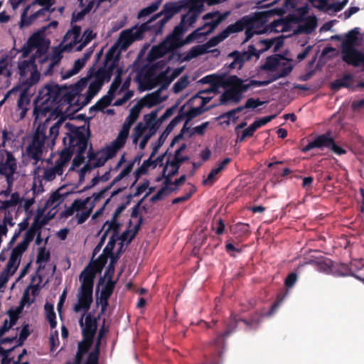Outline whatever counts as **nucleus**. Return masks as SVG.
<instances>
[{"label":"nucleus","instance_id":"obj_1","mask_svg":"<svg viewBox=\"0 0 364 364\" xmlns=\"http://www.w3.org/2000/svg\"><path fill=\"white\" fill-rule=\"evenodd\" d=\"M64 126L65 130L70 131V143H75L76 155L73 160L72 168L79 167L84 161V154L88 146V141L91 133L89 124L87 127L85 125L77 127L70 122H65L63 117H60L49 129V137L50 138L52 145L55 144V140L59 134L60 127Z\"/></svg>","mask_w":364,"mask_h":364},{"label":"nucleus","instance_id":"obj_2","mask_svg":"<svg viewBox=\"0 0 364 364\" xmlns=\"http://www.w3.org/2000/svg\"><path fill=\"white\" fill-rule=\"evenodd\" d=\"M62 92L63 86L53 82H48L39 90L33 109L36 120L41 121L48 114L45 121L49 122L52 117L58 115Z\"/></svg>","mask_w":364,"mask_h":364},{"label":"nucleus","instance_id":"obj_3","mask_svg":"<svg viewBox=\"0 0 364 364\" xmlns=\"http://www.w3.org/2000/svg\"><path fill=\"white\" fill-rule=\"evenodd\" d=\"M36 48V51L34 55L38 58V61L40 63V70L42 71L43 75H50L53 74V70L56 66L62 55L60 52L55 53L53 56L49 59L46 54L47 46L45 43L44 38L40 33H33L23 46L21 48L22 57L26 58Z\"/></svg>","mask_w":364,"mask_h":364},{"label":"nucleus","instance_id":"obj_4","mask_svg":"<svg viewBox=\"0 0 364 364\" xmlns=\"http://www.w3.org/2000/svg\"><path fill=\"white\" fill-rule=\"evenodd\" d=\"M48 122L44 121L42 124L38 126L30 143L26 148L25 153L26 156L34 160L35 164L43 160V152L46 151L45 144L48 139L46 130Z\"/></svg>","mask_w":364,"mask_h":364},{"label":"nucleus","instance_id":"obj_5","mask_svg":"<svg viewBox=\"0 0 364 364\" xmlns=\"http://www.w3.org/2000/svg\"><path fill=\"white\" fill-rule=\"evenodd\" d=\"M323 268H328L332 274L338 277L353 276L359 280L364 281V264L362 261H355L350 263L349 267L344 263H340L336 265L332 264V261L328 259L327 262L321 263Z\"/></svg>","mask_w":364,"mask_h":364},{"label":"nucleus","instance_id":"obj_6","mask_svg":"<svg viewBox=\"0 0 364 364\" xmlns=\"http://www.w3.org/2000/svg\"><path fill=\"white\" fill-rule=\"evenodd\" d=\"M16 170V160L13 154L6 149H0V175L6 177L9 189L13 186Z\"/></svg>","mask_w":364,"mask_h":364},{"label":"nucleus","instance_id":"obj_7","mask_svg":"<svg viewBox=\"0 0 364 364\" xmlns=\"http://www.w3.org/2000/svg\"><path fill=\"white\" fill-rule=\"evenodd\" d=\"M146 31H151L156 34L155 23L151 18L146 22L141 23L139 27H133L131 29L123 31L119 38L124 43L129 45L135 41L142 39Z\"/></svg>","mask_w":364,"mask_h":364},{"label":"nucleus","instance_id":"obj_8","mask_svg":"<svg viewBox=\"0 0 364 364\" xmlns=\"http://www.w3.org/2000/svg\"><path fill=\"white\" fill-rule=\"evenodd\" d=\"M181 6L177 3L167 2L162 10L151 17L155 23L156 34L161 33L165 24L177 13L181 11Z\"/></svg>","mask_w":364,"mask_h":364},{"label":"nucleus","instance_id":"obj_9","mask_svg":"<svg viewBox=\"0 0 364 364\" xmlns=\"http://www.w3.org/2000/svg\"><path fill=\"white\" fill-rule=\"evenodd\" d=\"M239 322H240V318H239L237 315L232 314L230 316L229 321L226 324L225 331L222 333H218L213 340L212 345L215 351L218 354V356H222L223 353L225 346V338L236 330Z\"/></svg>","mask_w":364,"mask_h":364},{"label":"nucleus","instance_id":"obj_10","mask_svg":"<svg viewBox=\"0 0 364 364\" xmlns=\"http://www.w3.org/2000/svg\"><path fill=\"white\" fill-rule=\"evenodd\" d=\"M93 286L80 284L77 294V303L73 306L75 312H80L83 310L88 311L93 301Z\"/></svg>","mask_w":364,"mask_h":364},{"label":"nucleus","instance_id":"obj_11","mask_svg":"<svg viewBox=\"0 0 364 364\" xmlns=\"http://www.w3.org/2000/svg\"><path fill=\"white\" fill-rule=\"evenodd\" d=\"M85 314H82L79 320V324L82 327V334L85 341L90 343L93 342L97 330V321L100 318L101 314H100L97 317H93L91 313H88L83 323V317Z\"/></svg>","mask_w":364,"mask_h":364},{"label":"nucleus","instance_id":"obj_12","mask_svg":"<svg viewBox=\"0 0 364 364\" xmlns=\"http://www.w3.org/2000/svg\"><path fill=\"white\" fill-rule=\"evenodd\" d=\"M114 69L115 65L114 63L109 65H103L97 70L92 67L89 70L88 77H94L95 81L103 85L105 82H108L111 80Z\"/></svg>","mask_w":364,"mask_h":364},{"label":"nucleus","instance_id":"obj_13","mask_svg":"<svg viewBox=\"0 0 364 364\" xmlns=\"http://www.w3.org/2000/svg\"><path fill=\"white\" fill-rule=\"evenodd\" d=\"M65 136L63 139V143L65 146L64 149L60 151L59 159L56 161L55 164L63 169V167L66 166L70 161L73 154L75 151V143H70V131L66 130Z\"/></svg>","mask_w":364,"mask_h":364},{"label":"nucleus","instance_id":"obj_14","mask_svg":"<svg viewBox=\"0 0 364 364\" xmlns=\"http://www.w3.org/2000/svg\"><path fill=\"white\" fill-rule=\"evenodd\" d=\"M137 78L141 84H144V90H150L161 83V80L164 78V75L162 74L155 75L154 68H150L144 72L141 70L138 73Z\"/></svg>","mask_w":364,"mask_h":364},{"label":"nucleus","instance_id":"obj_15","mask_svg":"<svg viewBox=\"0 0 364 364\" xmlns=\"http://www.w3.org/2000/svg\"><path fill=\"white\" fill-rule=\"evenodd\" d=\"M341 52L343 61L349 65L358 68L361 63H364V52L355 47L341 49Z\"/></svg>","mask_w":364,"mask_h":364},{"label":"nucleus","instance_id":"obj_16","mask_svg":"<svg viewBox=\"0 0 364 364\" xmlns=\"http://www.w3.org/2000/svg\"><path fill=\"white\" fill-rule=\"evenodd\" d=\"M333 138L332 137V132L331 131L326 132L323 134L317 136L314 141H310L308 144L301 149L303 153L308 152L309 151L315 149L330 148L333 144Z\"/></svg>","mask_w":364,"mask_h":364},{"label":"nucleus","instance_id":"obj_17","mask_svg":"<svg viewBox=\"0 0 364 364\" xmlns=\"http://www.w3.org/2000/svg\"><path fill=\"white\" fill-rule=\"evenodd\" d=\"M63 92H62L59 107L62 105H68L70 106L76 105L80 109V93L73 89L70 85L69 87L63 86Z\"/></svg>","mask_w":364,"mask_h":364},{"label":"nucleus","instance_id":"obj_18","mask_svg":"<svg viewBox=\"0 0 364 364\" xmlns=\"http://www.w3.org/2000/svg\"><path fill=\"white\" fill-rule=\"evenodd\" d=\"M32 4H29L27 6H26L21 14V22H20V26H28L31 25L33 21H35L36 18L39 17H46L48 13H51L54 9L50 10L49 9V6H46L44 8H42L39 9L38 11H36L33 14H31L30 16H28V11L32 7Z\"/></svg>","mask_w":364,"mask_h":364},{"label":"nucleus","instance_id":"obj_19","mask_svg":"<svg viewBox=\"0 0 364 364\" xmlns=\"http://www.w3.org/2000/svg\"><path fill=\"white\" fill-rule=\"evenodd\" d=\"M261 54V51H257L254 45H250L247 50L244 52H240L234 50L229 53L228 56H235V60L240 61V68H242L244 63L252 59V57H255L256 59H259Z\"/></svg>","mask_w":364,"mask_h":364},{"label":"nucleus","instance_id":"obj_20","mask_svg":"<svg viewBox=\"0 0 364 364\" xmlns=\"http://www.w3.org/2000/svg\"><path fill=\"white\" fill-rule=\"evenodd\" d=\"M354 77L350 73L344 74L341 78L336 79L331 83L330 87L333 91H338L341 88L354 90L356 87L353 85Z\"/></svg>","mask_w":364,"mask_h":364},{"label":"nucleus","instance_id":"obj_21","mask_svg":"<svg viewBox=\"0 0 364 364\" xmlns=\"http://www.w3.org/2000/svg\"><path fill=\"white\" fill-rule=\"evenodd\" d=\"M251 21L252 19L250 18L249 16H245L237 20L235 23L229 25L226 28L223 30V33L228 38L232 33H236L242 31L245 27L251 25Z\"/></svg>","mask_w":364,"mask_h":364},{"label":"nucleus","instance_id":"obj_22","mask_svg":"<svg viewBox=\"0 0 364 364\" xmlns=\"http://www.w3.org/2000/svg\"><path fill=\"white\" fill-rule=\"evenodd\" d=\"M229 15V12L220 14L219 11L207 13L203 16V19H212L211 21L208 22L205 26H210V30L207 33L213 32L218 25L225 21Z\"/></svg>","mask_w":364,"mask_h":364},{"label":"nucleus","instance_id":"obj_23","mask_svg":"<svg viewBox=\"0 0 364 364\" xmlns=\"http://www.w3.org/2000/svg\"><path fill=\"white\" fill-rule=\"evenodd\" d=\"M114 285L115 282L112 280V278H109L106 284L102 289L100 293V300L102 302L100 314L105 313L108 306V300L112 294Z\"/></svg>","mask_w":364,"mask_h":364},{"label":"nucleus","instance_id":"obj_24","mask_svg":"<svg viewBox=\"0 0 364 364\" xmlns=\"http://www.w3.org/2000/svg\"><path fill=\"white\" fill-rule=\"evenodd\" d=\"M242 99V94L235 89H228L225 90L220 97V102L215 105V107L222 105H227L229 102L237 104Z\"/></svg>","mask_w":364,"mask_h":364},{"label":"nucleus","instance_id":"obj_25","mask_svg":"<svg viewBox=\"0 0 364 364\" xmlns=\"http://www.w3.org/2000/svg\"><path fill=\"white\" fill-rule=\"evenodd\" d=\"M97 273L100 272L91 264H89L80 274L79 279L81 284L94 286V280Z\"/></svg>","mask_w":364,"mask_h":364},{"label":"nucleus","instance_id":"obj_26","mask_svg":"<svg viewBox=\"0 0 364 364\" xmlns=\"http://www.w3.org/2000/svg\"><path fill=\"white\" fill-rule=\"evenodd\" d=\"M38 58L31 56L29 60H23L18 63V74L21 77H26L28 73H31L34 68L37 67L36 60Z\"/></svg>","mask_w":364,"mask_h":364},{"label":"nucleus","instance_id":"obj_27","mask_svg":"<svg viewBox=\"0 0 364 364\" xmlns=\"http://www.w3.org/2000/svg\"><path fill=\"white\" fill-rule=\"evenodd\" d=\"M281 59H284L281 55L268 56L265 63L260 66V69L266 71H275L281 65Z\"/></svg>","mask_w":364,"mask_h":364},{"label":"nucleus","instance_id":"obj_28","mask_svg":"<svg viewBox=\"0 0 364 364\" xmlns=\"http://www.w3.org/2000/svg\"><path fill=\"white\" fill-rule=\"evenodd\" d=\"M359 34V28H355L350 30L345 37L341 45V50L345 48H355L358 43V35Z\"/></svg>","mask_w":364,"mask_h":364},{"label":"nucleus","instance_id":"obj_29","mask_svg":"<svg viewBox=\"0 0 364 364\" xmlns=\"http://www.w3.org/2000/svg\"><path fill=\"white\" fill-rule=\"evenodd\" d=\"M105 320L104 319L103 323L100 328V331L97 334V341L94 348V350L91 351L88 355L90 357H93L95 358H97L99 360V356L100 353V345L101 340L105 336V335L109 332V327L105 326Z\"/></svg>","mask_w":364,"mask_h":364},{"label":"nucleus","instance_id":"obj_30","mask_svg":"<svg viewBox=\"0 0 364 364\" xmlns=\"http://www.w3.org/2000/svg\"><path fill=\"white\" fill-rule=\"evenodd\" d=\"M143 107V105H141V102H137L135 105H134L130 111L129 115L127 117L125 122L122 124V127L130 129L132 124L137 120L139 118L140 112L141 108Z\"/></svg>","mask_w":364,"mask_h":364},{"label":"nucleus","instance_id":"obj_31","mask_svg":"<svg viewBox=\"0 0 364 364\" xmlns=\"http://www.w3.org/2000/svg\"><path fill=\"white\" fill-rule=\"evenodd\" d=\"M102 87V85L98 82L95 80L91 82L86 92V95L80 104V107H83L90 103L92 99L100 92Z\"/></svg>","mask_w":364,"mask_h":364},{"label":"nucleus","instance_id":"obj_32","mask_svg":"<svg viewBox=\"0 0 364 364\" xmlns=\"http://www.w3.org/2000/svg\"><path fill=\"white\" fill-rule=\"evenodd\" d=\"M120 226H121V224L119 223H118L117 220H114L113 218H112L111 220H107L104 223L102 229L100 230L98 234H100L106 228L105 230L104 231V232L102 234L103 235H105V237H107L109 232L112 231V234L111 236L119 237Z\"/></svg>","mask_w":364,"mask_h":364},{"label":"nucleus","instance_id":"obj_33","mask_svg":"<svg viewBox=\"0 0 364 364\" xmlns=\"http://www.w3.org/2000/svg\"><path fill=\"white\" fill-rule=\"evenodd\" d=\"M152 158L153 157H151V156H150L148 159L144 161V162L142 163V164L140 167L137 168L135 170V171L134 173L135 180L132 183L131 187H133L136 184V183L139 179L141 175L147 173L148 170L151 166L156 167V161H152Z\"/></svg>","mask_w":364,"mask_h":364},{"label":"nucleus","instance_id":"obj_34","mask_svg":"<svg viewBox=\"0 0 364 364\" xmlns=\"http://www.w3.org/2000/svg\"><path fill=\"white\" fill-rule=\"evenodd\" d=\"M317 26V20L315 17L308 18L303 24H299L295 31V33H311Z\"/></svg>","mask_w":364,"mask_h":364},{"label":"nucleus","instance_id":"obj_35","mask_svg":"<svg viewBox=\"0 0 364 364\" xmlns=\"http://www.w3.org/2000/svg\"><path fill=\"white\" fill-rule=\"evenodd\" d=\"M168 51V48L166 43H162L157 46L151 48L148 53L149 60H155L162 58Z\"/></svg>","mask_w":364,"mask_h":364},{"label":"nucleus","instance_id":"obj_36","mask_svg":"<svg viewBox=\"0 0 364 364\" xmlns=\"http://www.w3.org/2000/svg\"><path fill=\"white\" fill-rule=\"evenodd\" d=\"M185 18H181L180 23L175 26L172 33L171 38L174 41V46L176 48V45L183 41V39H182L183 35L187 31V27L185 25Z\"/></svg>","mask_w":364,"mask_h":364},{"label":"nucleus","instance_id":"obj_37","mask_svg":"<svg viewBox=\"0 0 364 364\" xmlns=\"http://www.w3.org/2000/svg\"><path fill=\"white\" fill-rule=\"evenodd\" d=\"M161 90H159L150 94H147L141 101V105L146 106L149 108L152 107L161 102Z\"/></svg>","mask_w":364,"mask_h":364},{"label":"nucleus","instance_id":"obj_38","mask_svg":"<svg viewBox=\"0 0 364 364\" xmlns=\"http://www.w3.org/2000/svg\"><path fill=\"white\" fill-rule=\"evenodd\" d=\"M227 84L232 86L231 89H235L242 94L249 89V85L244 83V80L237 75H230L227 80Z\"/></svg>","mask_w":364,"mask_h":364},{"label":"nucleus","instance_id":"obj_39","mask_svg":"<svg viewBox=\"0 0 364 364\" xmlns=\"http://www.w3.org/2000/svg\"><path fill=\"white\" fill-rule=\"evenodd\" d=\"M92 343L93 342L90 341V343L89 341H85L84 339L82 341L78 343L77 351L75 356L74 364H81L84 354H85L89 350Z\"/></svg>","mask_w":364,"mask_h":364},{"label":"nucleus","instance_id":"obj_40","mask_svg":"<svg viewBox=\"0 0 364 364\" xmlns=\"http://www.w3.org/2000/svg\"><path fill=\"white\" fill-rule=\"evenodd\" d=\"M119 61V52H117V47L116 46H112L107 52L105 58L104 65H109L110 64L115 65V68H117Z\"/></svg>","mask_w":364,"mask_h":364},{"label":"nucleus","instance_id":"obj_41","mask_svg":"<svg viewBox=\"0 0 364 364\" xmlns=\"http://www.w3.org/2000/svg\"><path fill=\"white\" fill-rule=\"evenodd\" d=\"M145 126L148 128L149 133H153V135L157 130V111H152L150 114L144 116Z\"/></svg>","mask_w":364,"mask_h":364},{"label":"nucleus","instance_id":"obj_42","mask_svg":"<svg viewBox=\"0 0 364 364\" xmlns=\"http://www.w3.org/2000/svg\"><path fill=\"white\" fill-rule=\"evenodd\" d=\"M205 46H203V45H198L196 46H193V48H191V49L190 50H188L186 53L183 60V61H190L193 58H195L199 55H201L203 54L208 53L209 51L205 50Z\"/></svg>","mask_w":364,"mask_h":364},{"label":"nucleus","instance_id":"obj_43","mask_svg":"<svg viewBox=\"0 0 364 364\" xmlns=\"http://www.w3.org/2000/svg\"><path fill=\"white\" fill-rule=\"evenodd\" d=\"M187 160H188V156L181 157L180 156L174 154L173 159L171 161L168 160L165 166H171L172 167L171 175H176L178 173V169L181 164Z\"/></svg>","mask_w":364,"mask_h":364},{"label":"nucleus","instance_id":"obj_44","mask_svg":"<svg viewBox=\"0 0 364 364\" xmlns=\"http://www.w3.org/2000/svg\"><path fill=\"white\" fill-rule=\"evenodd\" d=\"M63 173V169L55 165L51 168H47L44 169L43 178L47 181H51L54 180L56 177V175H62Z\"/></svg>","mask_w":364,"mask_h":364},{"label":"nucleus","instance_id":"obj_45","mask_svg":"<svg viewBox=\"0 0 364 364\" xmlns=\"http://www.w3.org/2000/svg\"><path fill=\"white\" fill-rule=\"evenodd\" d=\"M203 28H198L193 31L191 33L188 34L183 41H181L179 44L176 45V48H181L185 45L189 44L193 42L196 40L200 39L205 33L201 32Z\"/></svg>","mask_w":364,"mask_h":364},{"label":"nucleus","instance_id":"obj_46","mask_svg":"<svg viewBox=\"0 0 364 364\" xmlns=\"http://www.w3.org/2000/svg\"><path fill=\"white\" fill-rule=\"evenodd\" d=\"M214 107H215V105H211L207 108H203L201 106L197 107H191L188 112L184 113L186 117V123H188L193 118L200 115L205 111L209 110Z\"/></svg>","mask_w":364,"mask_h":364},{"label":"nucleus","instance_id":"obj_47","mask_svg":"<svg viewBox=\"0 0 364 364\" xmlns=\"http://www.w3.org/2000/svg\"><path fill=\"white\" fill-rule=\"evenodd\" d=\"M44 309L46 311V318L50 323V328H55L57 325V321L53 306L52 304L46 303L45 304Z\"/></svg>","mask_w":364,"mask_h":364},{"label":"nucleus","instance_id":"obj_48","mask_svg":"<svg viewBox=\"0 0 364 364\" xmlns=\"http://www.w3.org/2000/svg\"><path fill=\"white\" fill-rule=\"evenodd\" d=\"M129 130L130 129L127 128L122 127V129L119 131L117 138L115 139V140L112 141V143L114 144L119 149H122L126 144L127 139L129 134Z\"/></svg>","mask_w":364,"mask_h":364},{"label":"nucleus","instance_id":"obj_49","mask_svg":"<svg viewBox=\"0 0 364 364\" xmlns=\"http://www.w3.org/2000/svg\"><path fill=\"white\" fill-rule=\"evenodd\" d=\"M161 0L152 2L149 6L142 9L138 14V18H142L157 11L161 5Z\"/></svg>","mask_w":364,"mask_h":364},{"label":"nucleus","instance_id":"obj_50","mask_svg":"<svg viewBox=\"0 0 364 364\" xmlns=\"http://www.w3.org/2000/svg\"><path fill=\"white\" fill-rule=\"evenodd\" d=\"M226 38V36L223 33V31H222L218 35L210 38L205 44H203V46H205V50H208L210 48L216 46L220 42L223 41Z\"/></svg>","mask_w":364,"mask_h":364},{"label":"nucleus","instance_id":"obj_51","mask_svg":"<svg viewBox=\"0 0 364 364\" xmlns=\"http://www.w3.org/2000/svg\"><path fill=\"white\" fill-rule=\"evenodd\" d=\"M90 200L91 197H87L85 199H76L72 204L75 212H79L80 210H87L90 205Z\"/></svg>","mask_w":364,"mask_h":364},{"label":"nucleus","instance_id":"obj_52","mask_svg":"<svg viewBox=\"0 0 364 364\" xmlns=\"http://www.w3.org/2000/svg\"><path fill=\"white\" fill-rule=\"evenodd\" d=\"M272 13V11H267L264 12H258L255 14L254 16L250 17L252 19L251 25L255 26V23H261L263 24L267 21V18L269 16V14Z\"/></svg>","mask_w":364,"mask_h":364},{"label":"nucleus","instance_id":"obj_53","mask_svg":"<svg viewBox=\"0 0 364 364\" xmlns=\"http://www.w3.org/2000/svg\"><path fill=\"white\" fill-rule=\"evenodd\" d=\"M94 208L95 205L93 203H91L87 210H83L80 213L77 212L75 215L77 224L84 223L90 217Z\"/></svg>","mask_w":364,"mask_h":364},{"label":"nucleus","instance_id":"obj_54","mask_svg":"<svg viewBox=\"0 0 364 364\" xmlns=\"http://www.w3.org/2000/svg\"><path fill=\"white\" fill-rule=\"evenodd\" d=\"M50 258V253L48 250H46L45 247H41L38 248L36 263L40 265L42 263L47 262Z\"/></svg>","mask_w":364,"mask_h":364},{"label":"nucleus","instance_id":"obj_55","mask_svg":"<svg viewBox=\"0 0 364 364\" xmlns=\"http://www.w3.org/2000/svg\"><path fill=\"white\" fill-rule=\"evenodd\" d=\"M108 257L109 255L102 252V254L100 255L91 264L97 269V271L101 272L107 262Z\"/></svg>","mask_w":364,"mask_h":364},{"label":"nucleus","instance_id":"obj_56","mask_svg":"<svg viewBox=\"0 0 364 364\" xmlns=\"http://www.w3.org/2000/svg\"><path fill=\"white\" fill-rule=\"evenodd\" d=\"M189 84L188 77L186 75L182 76L173 86V91L175 93H178L184 90Z\"/></svg>","mask_w":364,"mask_h":364},{"label":"nucleus","instance_id":"obj_57","mask_svg":"<svg viewBox=\"0 0 364 364\" xmlns=\"http://www.w3.org/2000/svg\"><path fill=\"white\" fill-rule=\"evenodd\" d=\"M185 117V114L181 113L180 112L178 114L176 115L173 119H172L169 124L167 125V127L165 129V132H167V134H168L174 129V127L182 121V119Z\"/></svg>","mask_w":364,"mask_h":364},{"label":"nucleus","instance_id":"obj_58","mask_svg":"<svg viewBox=\"0 0 364 364\" xmlns=\"http://www.w3.org/2000/svg\"><path fill=\"white\" fill-rule=\"evenodd\" d=\"M119 240V237L111 236L109 240L104 248L103 252L105 254L109 256L115 255L113 252L114 248L115 247L116 242Z\"/></svg>","mask_w":364,"mask_h":364},{"label":"nucleus","instance_id":"obj_59","mask_svg":"<svg viewBox=\"0 0 364 364\" xmlns=\"http://www.w3.org/2000/svg\"><path fill=\"white\" fill-rule=\"evenodd\" d=\"M114 97L107 94L106 95L101 97L96 103L95 107H98V109L102 110L110 105Z\"/></svg>","mask_w":364,"mask_h":364},{"label":"nucleus","instance_id":"obj_60","mask_svg":"<svg viewBox=\"0 0 364 364\" xmlns=\"http://www.w3.org/2000/svg\"><path fill=\"white\" fill-rule=\"evenodd\" d=\"M48 218H41L40 215L36 216L34 220L31 225H34L33 230H35L37 232H41L42 228L47 224Z\"/></svg>","mask_w":364,"mask_h":364},{"label":"nucleus","instance_id":"obj_61","mask_svg":"<svg viewBox=\"0 0 364 364\" xmlns=\"http://www.w3.org/2000/svg\"><path fill=\"white\" fill-rule=\"evenodd\" d=\"M240 322H242L248 329H255L259 326L260 320L257 317H252L249 319L240 318Z\"/></svg>","mask_w":364,"mask_h":364},{"label":"nucleus","instance_id":"obj_62","mask_svg":"<svg viewBox=\"0 0 364 364\" xmlns=\"http://www.w3.org/2000/svg\"><path fill=\"white\" fill-rule=\"evenodd\" d=\"M280 67L281 69L279 72L280 73V76L284 77L288 76L293 70V65L289 60L283 63L281 62Z\"/></svg>","mask_w":364,"mask_h":364},{"label":"nucleus","instance_id":"obj_63","mask_svg":"<svg viewBox=\"0 0 364 364\" xmlns=\"http://www.w3.org/2000/svg\"><path fill=\"white\" fill-rule=\"evenodd\" d=\"M122 83V78L118 77H115L112 84L110 85L109 89L107 92V94L114 98L115 93L117 90L119 89L120 85Z\"/></svg>","mask_w":364,"mask_h":364},{"label":"nucleus","instance_id":"obj_64","mask_svg":"<svg viewBox=\"0 0 364 364\" xmlns=\"http://www.w3.org/2000/svg\"><path fill=\"white\" fill-rule=\"evenodd\" d=\"M30 77L26 80V84L28 85V86H32L37 83L40 79V73L38 71L37 67L34 68L31 73H30Z\"/></svg>","mask_w":364,"mask_h":364}]
</instances>
